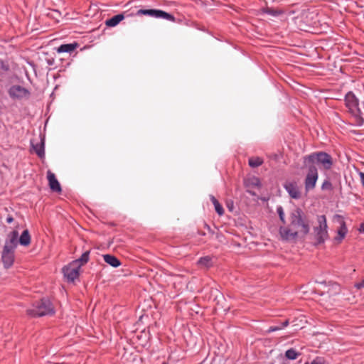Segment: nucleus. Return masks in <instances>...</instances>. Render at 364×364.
<instances>
[{
    "label": "nucleus",
    "mask_w": 364,
    "mask_h": 364,
    "mask_svg": "<svg viewBox=\"0 0 364 364\" xmlns=\"http://www.w3.org/2000/svg\"><path fill=\"white\" fill-rule=\"evenodd\" d=\"M18 237V233L17 231H13L9 235V240L6 242L4 245V248L14 250L16 248L17 245V239Z\"/></svg>",
    "instance_id": "4468645a"
},
{
    "label": "nucleus",
    "mask_w": 364,
    "mask_h": 364,
    "mask_svg": "<svg viewBox=\"0 0 364 364\" xmlns=\"http://www.w3.org/2000/svg\"><path fill=\"white\" fill-rule=\"evenodd\" d=\"M284 188L288 191L291 198H296V188L293 183H286L284 184Z\"/></svg>",
    "instance_id": "5701e85b"
},
{
    "label": "nucleus",
    "mask_w": 364,
    "mask_h": 364,
    "mask_svg": "<svg viewBox=\"0 0 364 364\" xmlns=\"http://www.w3.org/2000/svg\"><path fill=\"white\" fill-rule=\"evenodd\" d=\"M359 231L361 232H364V223L360 224Z\"/></svg>",
    "instance_id": "c9c22d12"
},
{
    "label": "nucleus",
    "mask_w": 364,
    "mask_h": 364,
    "mask_svg": "<svg viewBox=\"0 0 364 364\" xmlns=\"http://www.w3.org/2000/svg\"><path fill=\"white\" fill-rule=\"evenodd\" d=\"M9 94L14 99H21L28 97L29 92L21 85H13L10 87Z\"/></svg>",
    "instance_id": "9d476101"
},
{
    "label": "nucleus",
    "mask_w": 364,
    "mask_h": 364,
    "mask_svg": "<svg viewBox=\"0 0 364 364\" xmlns=\"http://www.w3.org/2000/svg\"><path fill=\"white\" fill-rule=\"evenodd\" d=\"M80 264L78 262H72L63 269L65 277L69 282H73L79 276Z\"/></svg>",
    "instance_id": "0eeeda50"
},
{
    "label": "nucleus",
    "mask_w": 364,
    "mask_h": 364,
    "mask_svg": "<svg viewBox=\"0 0 364 364\" xmlns=\"http://www.w3.org/2000/svg\"><path fill=\"white\" fill-rule=\"evenodd\" d=\"M280 235L282 240L289 241L294 240L296 233L291 232L287 228H281Z\"/></svg>",
    "instance_id": "dca6fc26"
},
{
    "label": "nucleus",
    "mask_w": 364,
    "mask_h": 364,
    "mask_svg": "<svg viewBox=\"0 0 364 364\" xmlns=\"http://www.w3.org/2000/svg\"><path fill=\"white\" fill-rule=\"evenodd\" d=\"M332 188V184L328 180H325L321 186L322 190H331Z\"/></svg>",
    "instance_id": "c85d7f7f"
},
{
    "label": "nucleus",
    "mask_w": 364,
    "mask_h": 364,
    "mask_svg": "<svg viewBox=\"0 0 364 364\" xmlns=\"http://www.w3.org/2000/svg\"><path fill=\"white\" fill-rule=\"evenodd\" d=\"M317 162L321 165L324 169L328 170L333 165L332 157L325 152H316L306 156L303 159L304 166H315Z\"/></svg>",
    "instance_id": "f03ea898"
},
{
    "label": "nucleus",
    "mask_w": 364,
    "mask_h": 364,
    "mask_svg": "<svg viewBox=\"0 0 364 364\" xmlns=\"http://www.w3.org/2000/svg\"><path fill=\"white\" fill-rule=\"evenodd\" d=\"M14 250H9L4 247V251L2 253V261L5 267H10L14 262Z\"/></svg>",
    "instance_id": "9b49d317"
},
{
    "label": "nucleus",
    "mask_w": 364,
    "mask_h": 364,
    "mask_svg": "<svg viewBox=\"0 0 364 364\" xmlns=\"http://www.w3.org/2000/svg\"><path fill=\"white\" fill-rule=\"evenodd\" d=\"M78 47L77 43L63 44L57 48L58 53H72Z\"/></svg>",
    "instance_id": "2eb2a0df"
},
{
    "label": "nucleus",
    "mask_w": 364,
    "mask_h": 364,
    "mask_svg": "<svg viewBox=\"0 0 364 364\" xmlns=\"http://www.w3.org/2000/svg\"><path fill=\"white\" fill-rule=\"evenodd\" d=\"M198 264L202 267L208 268L213 265L212 258L209 256L201 257Z\"/></svg>",
    "instance_id": "412c9836"
},
{
    "label": "nucleus",
    "mask_w": 364,
    "mask_h": 364,
    "mask_svg": "<svg viewBox=\"0 0 364 364\" xmlns=\"http://www.w3.org/2000/svg\"><path fill=\"white\" fill-rule=\"evenodd\" d=\"M0 68L3 71H6L7 70V68L4 65V63L2 61H1V60H0Z\"/></svg>",
    "instance_id": "72a5a7b5"
},
{
    "label": "nucleus",
    "mask_w": 364,
    "mask_h": 364,
    "mask_svg": "<svg viewBox=\"0 0 364 364\" xmlns=\"http://www.w3.org/2000/svg\"><path fill=\"white\" fill-rule=\"evenodd\" d=\"M104 260L106 263L109 264L113 267H118L120 266V261L114 256L111 255H103Z\"/></svg>",
    "instance_id": "f3484780"
},
{
    "label": "nucleus",
    "mask_w": 364,
    "mask_h": 364,
    "mask_svg": "<svg viewBox=\"0 0 364 364\" xmlns=\"http://www.w3.org/2000/svg\"><path fill=\"white\" fill-rule=\"evenodd\" d=\"M138 15H146L156 18H164L168 21H174L175 18L171 14L158 9H139L137 11Z\"/></svg>",
    "instance_id": "423d86ee"
},
{
    "label": "nucleus",
    "mask_w": 364,
    "mask_h": 364,
    "mask_svg": "<svg viewBox=\"0 0 364 364\" xmlns=\"http://www.w3.org/2000/svg\"><path fill=\"white\" fill-rule=\"evenodd\" d=\"M124 18V16L123 14L115 15L106 21V25L109 27H114L117 26L120 21H122Z\"/></svg>",
    "instance_id": "a211bd4d"
},
{
    "label": "nucleus",
    "mask_w": 364,
    "mask_h": 364,
    "mask_svg": "<svg viewBox=\"0 0 364 364\" xmlns=\"http://www.w3.org/2000/svg\"><path fill=\"white\" fill-rule=\"evenodd\" d=\"M215 210L219 215H222L224 213V210L223 206L219 203V202L214 204Z\"/></svg>",
    "instance_id": "cd10ccee"
},
{
    "label": "nucleus",
    "mask_w": 364,
    "mask_h": 364,
    "mask_svg": "<svg viewBox=\"0 0 364 364\" xmlns=\"http://www.w3.org/2000/svg\"><path fill=\"white\" fill-rule=\"evenodd\" d=\"M89 255H90V252L89 251H86L85 252H84L82 256L80 257V258H79L78 259H76L75 260L74 262H78L79 264H80V267L83 265L84 264L87 263L89 260Z\"/></svg>",
    "instance_id": "393cba45"
},
{
    "label": "nucleus",
    "mask_w": 364,
    "mask_h": 364,
    "mask_svg": "<svg viewBox=\"0 0 364 364\" xmlns=\"http://www.w3.org/2000/svg\"><path fill=\"white\" fill-rule=\"evenodd\" d=\"M347 233V228L346 226L345 222L342 221L341 224V227L338 230V236L336 237V240L341 242L346 236Z\"/></svg>",
    "instance_id": "4be33fe9"
},
{
    "label": "nucleus",
    "mask_w": 364,
    "mask_h": 364,
    "mask_svg": "<svg viewBox=\"0 0 364 364\" xmlns=\"http://www.w3.org/2000/svg\"><path fill=\"white\" fill-rule=\"evenodd\" d=\"M345 102L347 107L350 112L355 115H360L361 114L360 109L358 106V100L352 92L346 94Z\"/></svg>",
    "instance_id": "6e6552de"
},
{
    "label": "nucleus",
    "mask_w": 364,
    "mask_h": 364,
    "mask_svg": "<svg viewBox=\"0 0 364 364\" xmlns=\"http://www.w3.org/2000/svg\"><path fill=\"white\" fill-rule=\"evenodd\" d=\"M355 287L357 288L358 289L364 288V279L360 282L355 284Z\"/></svg>",
    "instance_id": "2f4dec72"
},
{
    "label": "nucleus",
    "mask_w": 364,
    "mask_h": 364,
    "mask_svg": "<svg viewBox=\"0 0 364 364\" xmlns=\"http://www.w3.org/2000/svg\"><path fill=\"white\" fill-rule=\"evenodd\" d=\"M47 178L50 189L53 191L60 193L61 191V187L58 181L56 179L55 174L48 171L47 173Z\"/></svg>",
    "instance_id": "f8f14e48"
},
{
    "label": "nucleus",
    "mask_w": 364,
    "mask_h": 364,
    "mask_svg": "<svg viewBox=\"0 0 364 364\" xmlns=\"http://www.w3.org/2000/svg\"><path fill=\"white\" fill-rule=\"evenodd\" d=\"M210 200L212 201V203H213V205L218 202L217 200V199L213 196H210Z\"/></svg>",
    "instance_id": "f704fd0d"
},
{
    "label": "nucleus",
    "mask_w": 364,
    "mask_h": 364,
    "mask_svg": "<svg viewBox=\"0 0 364 364\" xmlns=\"http://www.w3.org/2000/svg\"><path fill=\"white\" fill-rule=\"evenodd\" d=\"M245 184L247 187H249L250 185L252 186L258 187L260 186V181L259 179L257 177H252L249 179H247L245 181Z\"/></svg>",
    "instance_id": "a878e982"
},
{
    "label": "nucleus",
    "mask_w": 364,
    "mask_h": 364,
    "mask_svg": "<svg viewBox=\"0 0 364 364\" xmlns=\"http://www.w3.org/2000/svg\"><path fill=\"white\" fill-rule=\"evenodd\" d=\"M286 357L289 359L294 360L296 358V350L289 349L286 352Z\"/></svg>",
    "instance_id": "bb28decb"
},
{
    "label": "nucleus",
    "mask_w": 364,
    "mask_h": 364,
    "mask_svg": "<svg viewBox=\"0 0 364 364\" xmlns=\"http://www.w3.org/2000/svg\"><path fill=\"white\" fill-rule=\"evenodd\" d=\"M32 147L34 151L36 153V154L41 157L43 158L45 155V151H44V144L43 141H41L39 143H37L36 144H32Z\"/></svg>",
    "instance_id": "6ab92c4d"
},
{
    "label": "nucleus",
    "mask_w": 364,
    "mask_h": 364,
    "mask_svg": "<svg viewBox=\"0 0 364 364\" xmlns=\"http://www.w3.org/2000/svg\"><path fill=\"white\" fill-rule=\"evenodd\" d=\"M262 163L263 161L259 157H252L249 159V165L253 168L259 166Z\"/></svg>",
    "instance_id": "b1692460"
},
{
    "label": "nucleus",
    "mask_w": 364,
    "mask_h": 364,
    "mask_svg": "<svg viewBox=\"0 0 364 364\" xmlns=\"http://www.w3.org/2000/svg\"><path fill=\"white\" fill-rule=\"evenodd\" d=\"M277 213L279 214L280 220L283 223H284V213L283 208L281 206H279V207H277Z\"/></svg>",
    "instance_id": "7c9ffc66"
},
{
    "label": "nucleus",
    "mask_w": 364,
    "mask_h": 364,
    "mask_svg": "<svg viewBox=\"0 0 364 364\" xmlns=\"http://www.w3.org/2000/svg\"><path fill=\"white\" fill-rule=\"evenodd\" d=\"M282 328L279 326L270 327L268 330V332H273L278 330H280Z\"/></svg>",
    "instance_id": "473e14b6"
},
{
    "label": "nucleus",
    "mask_w": 364,
    "mask_h": 364,
    "mask_svg": "<svg viewBox=\"0 0 364 364\" xmlns=\"http://www.w3.org/2000/svg\"><path fill=\"white\" fill-rule=\"evenodd\" d=\"M327 288V291H324L322 294L321 301L328 308L333 304L335 301V296L339 294L340 287L337 284H331L328 286H325Z\"/></svg>",
    "instance_id": "39448f33"
},
{
    "label": "nucleus",
    "mask_w": 364,
    "mask_h": 364,
    "mask_svg": "<svg viewBox=\"0 0 364 364\" xmlns=\"http://www.w3.org/2000/svg\"><path fill=\"white\" fill-rule=\"evenodd\" d=\"M328 225L325 215H318L316 220L313 225V232L311 234L315 243L322 244L328 238Z\"/></svg>",
    "instance_id": "f257e3e1"
},
{
    "label": "nucleus",
    "mask_w": 364,
    "mask_h": 364,
    "mask_svg": "<svg viewBox=\"0 0 364 364\" xmlns=\"http://www.w3.org/2000/svg\"><path fill=\"white\" fill-rule=\"evenodd\" d=\"M27 314L31 316H43L54 314V309L48 299H42L36 303L33 308L27 310Z\"/></svg>",
    "instance_id": "7ed1b4c3"
},
{
    "label": "nucleus",
    "mask_w": 364,
    "mask_h": 364,
    "mask_svg": "<svg viewBox=\"0 0 364 364\" xmlns=\"http://www.w3.org/2000/svg\"><path fill=\"white\" fill-rule=\"evenodd\" d=\"M301 169H306V174L304 180L306 192L313 190L316 187L318 178V173L315 166H304L303 164Z\"/></svg>",
    "instance_id": "20e7f679"
},
{
    "label": "nucleus",
    "mask_w": 364,
    "mask_h": 364,
    "mask_svg": "<svg viewBox=\"0 0 364 364\" xmlns=\"http://www.w3.org/2000/svg\"><path fill=\"white\" fill-rule=\"evenodd\" d=\"M248 192L252 195H255L254 193H252L251 191H248Z\"/></svg>",
    "instance_id": "58836bf2"
},
{
    "label": "nucleus",
    "mask_w": 364,
    "mask_h": 364,
    "mask_svg": "<svg viewBox=\"0 0 364 364\" xmlns=\"http://www.w3.org/2000/svg\"><path fill=\"white\" fill-rule=\"evenodd\" d=\"M309 232V221L297 211V238H304Z\"/></svg>",
    "instance_id": "1a4fd4ad"
},
{
    "label": "nucleus",
    "mask_w": 364,
    "mask_h": 364,
    "mask_svg": "<svg viewBox=\"0 0 364 364\" xmlns=\"http://www.w3.org/2000/svg\"><path fill=\"white\" fill-rule=\"evenodd\" d=\"M299 318H301L300 320H299V322L301 323V324L297 323V327L299 326L300 328L302 329V328H304V324L307 323V321L305 319V316H297V319Z\"/></svg>",
    "instance_id": "c756f323"
},
{
    "label": "nucleus",
    "mask_w": 364,
    "mask_h": 364,
    "mask_svg": "<svg viewBox=\"0 0 364 364\" xmlns=\"http://www.w3.org/2000/svg\"><path fill=\"white\" fill-rule=\"evenodd\" d=\"M13 220H14V219H13V218H12V217H8V218H6V222H7L8 223H12V222H13Z\"/></svg>",
    "instance_id": "e433bc0d"
},
{
    "label": "nucleus",
    "mask_w": 364,
    "mask_h": 364,
    "mask_svg": "<svg viewBox=\"0 0 364 364\" xmlns=\"http://www.w3.org/2000/svg\"><path fill=\"white\" fill-rule=\"evenodd\" d=\"M288 323V321H286L285 322L283 323V327L286 326Z\"/></svg>",
    "instance_id": "4c0bfd02"
},
{
    "label": "nucleus",
    "mask_w": 364,
    "mask_h": 364,
    "mask_svg": "<svg viewBox=\"0 0 364 364\" xmlns=\"http://www.w3.org/2000/svg\"><path fill=\"white\" fill-rule=\"evenodd\" d=\"M314 17L313 13H306L304 12L301 15V18H304V25L301 23L303 20L301 21V24L299 25V29L301 31H306V28L310 26L312 23Z\"/></svg>",
    "instance_id": "ddd939ff"
},
{
    "label": "nucleus",
    "mask_w": 364,
    "mask_h": 364,
    "mask_svg": "<svg viewBox=\"0 0 364 364\" xmlns=\"http://www.w3.org/2000/svg\"><path fill=\"white\" fill-rule=\"evenodd\" d=\"M30 242H31V237H30L28 230H25L22 232V234L19 238V243L21 245L28 246L30 244Z\"/></svg>",
    "instance_id": "aec40b11"
}]
</instances>
